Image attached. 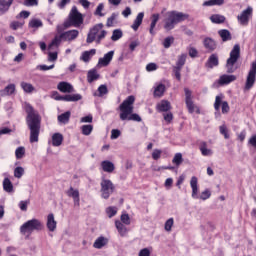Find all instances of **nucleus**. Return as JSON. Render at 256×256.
Listing matches in <instances>:
<instances>
[{
	"label": "nucleus",
	"mask_w": 256,
	"mask_h": 256,
	"mask_svg": "<svg viewBox=\"0 0 256 256\" xmlns=\"http://www.w3.org/2000/svg\"><path fill=\"white\" fill-rule=\"evenodd\" d=\"M103 27V23H99L90 28L86 42L93 43V41H96L98 44L101 43L103 38L107 36V32L103 29Z\"/></svg>",
	"instance_id": "20e7f679"
},
{
	"label": "nucleus",
	"mask_w": 256,
	"mask_h": 256,
	"mask_svg": "<svg viewBox=\"0 0 256 256\" xmlns=\"http://www.w3.org/2000/svg\"><path fill=\"white\" fill-rule=\"evenodd\" d=\"M121 37H123V31L121 29H115L113 32H112V36H111V39L113 41H119V39H121Z\"/></svg>",
	"instance_id": "a18cd8bd"
},
{
	"label": "nucleus",
	"mask_w": 256,
	"mask_h": 256,
	"mask_svg": "<svg viewBox=\"0 0 256 256\" xmlns=\"http://www.w3.org/2000/svg\"><path fill=\"white\" fill-rule=\"evenodd\" d=\"M138 256H151V251L149 250V248L141 249Z\"/></svg>",
	"instance_id": "774afa93"
},
{
	"label": "nucleus",
	"mask_w": 256,
	"mask_h": 256,
	"mask_svg": "<svg viewBox=\"0 0 256 256\" xmlns=\"http://www.w3.org/2000/svg\"><path fill=\"white\" fill-rule=\"evenodd\" d=\"M101 195L103 199H109L111 197L113 191H115V185L109 179H102L101 181Z\"/></svg>",
	"instance_id": "9d476101"
},
{
	"label": "nucleus",
	"mask_w": 256,
	"mask_h": 256,
	"mask_svg": "<svg viewBox=\"0 0 256 256\" xmlns=\"http://www.w3.org/2000/svg\"><path fill=\"white\" fill-rule=\"evenodd\" d=\"M218 65H219V56H217V54L210 55V57L206 62V67L208 69H213V67H217Z\"/></svg>",
	"instance_id": "a211bd4d"
},
{
	"label": "nucleus",
	"mask_w": 256,
	"mask_h": 256,
	"mask_svg": "<svg viewBox=\"0 0 256 256\" xmlns=\"http://www.w3.org/2000/svg\"><path fill=\"white\" fill-rule=\"evenodd\" d=\"M36 69H39V71H50V69H55V64H52L50 66H47L45 64L38 65Z\"/></svg>",
	"instance_id": "052dcab7"
},
{
	"label": "nucleus",
	"mask_w": 256,
	"mask_h": 256,
	"mask_svg": "<svg viewBox=\"0 0 256 256\" xmlns=\"http://www.w3.org/2000/svg\"><path fill=\"white\" fill-rule=\"evenodd\" d=\"M16 159H23L25 157V147L20 146L15 151Z\"/></svg>",
	"instance_id": "3c124183"
},
{
	"label": "nucleus",
	"mask_w": 256,
	"mask_h": 256,
	"mask_svg": "<svg viewBox=\"0 0 256 256\" xmlns=\"http://www.w3.org/2000/svg\"><path fill=\"white\" fill-rule=\"evenodd\" d=\"M57 89L61 91V93H73V85L69 84V82H60L57 85Z\"/></svg>",
	"instance_id": "dca6fc26"
},
{
	"label": "nucleus",
	"mask_w": 256,
	"mask_h": 256,
	"mask_svg": "<svg viewBox=\"0 0 256 256\" xmlns=\"http://www.w3.org/2000/svg\"><path fill=\"white\" fill-rule=\"evenodd\" d=\"M218 34L220 35L222 41H231V32H229V30H219Z\"/></svg>",
	"instance_id": "79ce46f5"
},
{
	"label": "nucleus",
	"mask_w": 256,
	"mask_h": 256,
	"mask_svg": "<svg viewBox=\"0 0 256 256\" xmlns=\"http://www.w3.org/2000/svg\"><path fill=\"white\" fill-rule=\"evenodd\" d=\"M69 119H71V112L70 111H67V112L58 116L59 123H62L63 125H67V123H69Z\"/></svg>",
	"instance_id": "f704fd0d"
},
{
	"label": "nucleus",
	"mask_w": 256,
	"mask_h": 256,
	"mask_svg": "<svg viewBox=\"0 0 256 256\" xmlns=\"http://www.w3.org/2000/svg\"><path fill=\"white\" fill-rule=\"evenodd\" d=\"M237 80V76L235 75H222L220 76V79L218 83L220 85H229V83H233V81Z\"/></svg>",
	"instance_id": "412c9836"
},
{
	"label": "nucleus",
	"mask_w": 256,
	"mask_h": 256,
	"mask_svg": "<svg viewBox=\"0 0 256 256\" xmlns=\"http://www.w3.org/2000/svg\"><path fill=\"white\" fill-rule=\"evenodd\" d=\"M82 99L83 96H81V94H67L65 96H62V101L67 102L81 101Z\"/></svg>",
	"instance_id": "c85d7f7f"
},
{
	"label": "nucleus",
	"mask_w": 256,
	"mask_h": 256,
	"mask_svg": "<svg viewBox=\"0 0 256 256\" xmlns=\"http://www.w3.org/2000/svg\"><path fill=\"white\" fill-rule=\"evenodd\" d=\"M189 19V14L177 11H169L166 13L163 20L165 31H173L175 25L178 23H183V21Z\"/></svg>",
	"instance_id": "7ed1b4c3"
},
{
	"label": "nucleus",
	"mask_w": 256,
	"mask_h": 256,
	"mask_svg": "<svg viewBox=\"0 0 256 256\" xmlns=\"http://www.w3.org/2000/svg\"><path fill=\"white\" fill-rule=\"evenodd\" d=\"M210 21H212V23L220 25L221 23H225V16L221 14H214L210 16Z\"/></svg>",
	"instance_id": "c9c22d12"
},
{
	"label": "nucleus",
	"mask_w": 256,
	"mask_h": 256,
	"mask_svg": "<svg viewBox=\"0 0 256 256\" xmlns=\"http://www.w3.org/2000/svg\"><path fill=\"white\" fill-rule=\"evenodd\" d=\"M161 153H162L161 150L155 149L152 153V159H154V161H157L158 159H161Z\"/></svg>",
	"instance_id": "0e129e2a"
},
{
	"label": "nucleus",
	"mask_w": 256,
	"mask_h": 256,
	"mask_svg": "<svg viewBox=\"0 0 256 256\" xmlns=\"http://www.w3.org/2000/svg\"><path fill=\"white\" fill-rule=\"evenodd\" d=\"M204 47L209 51H215V49H217V43H215V40H213V38H205Z\"/></svg>",
	"instance_id": "2f4dec72"
},
{
	"label": "nucleus",
	"mask_w": 256,
	"mask_h": 256,
	"mask_svg": "<svg viewBox=\"0 0 256 256\" xmlns=\"http://www.w3.org/2000/svg\"><path fill=\"white\" fill-rule=\"evenodd\" d=\"M3 189L4 191H6V193H13V183H11V180H9V178L4 179Z\"/></svg>",
	"instance_id": "ea45409f"
},
{
	"label": "nucleus",
	"mask_w": 256,
	"mask_h": 256,
	"mask_svg": "<svg viewBox=\"0 0 256 256\" xmlns=\"http://www.w3.org/2000/svg\"><path fill=\"white\" fill-rule=\"evenodd\" d=\"M109 243V239L105 238L104 236H99L93 243L94 249H103L105 245Z\"/></svg>",
	"instance_id": "aec40b11"
},
{
	"label": "nucleus",
	"mask_w": 256,
	"mask_h": 256,
	"mask_svg": "<svg viewBox=\"0 0 256 256\" xmlns=\"http://www.w3.org/2000/svg\"><path fill=\"white\" fill-rule=\"evenodd\" d=\"M172 163L174 165H177V167H179V165H181V163H183V154L181 153H176L174 155V158L172 159Z\"/></svg>",
	"instance_id": "49530a36"
},
{
	"label": "nucleus",
	"mask_w": 256,
	"mask_h": 256,
	"mask_svg": "<svg viewBox=\"0 0 256 256\" xmlns=\"http://www.w3.org/2000/svg\"><path fill=\"white\" fill-rule=\"evenodd\" d=\"M25 175V169L21 166H18L14 169V177L16 179H21Z\"/></svg>",
	"instance_id": "c03bdc74"
},
{
	"label": "nucleus",
	"mask_w": 256,
	"mask_h": 256,
	"mask_svg": "<svg viewBox=\"0 0 256 256\" xmlns=\"http://www.w3.org/2000/svg\"><path fill=\"white\" fill-rule=\"evenodd\" d=\"M221 105H223V96H216L214 103L215 111H219V109H221Z\"/></svg>",
	"instance_id": "603ef678"
},
{
	"label": "nucleus",
	"mask_w": 256,
	"mask_h": 256,
	"mask_svg": "<svg viewBox=\"0 0 256 256\" xmlns=\"http://www.w3.org/2000/svg\"><path fill=\"white\" fill-rule=\"evenodd\" d=\"M220 134L224 136V139H229V130L227 129V126L222 125L219 127Z\"/></svg>",
	"instance_id": "4d7b16f0"
},
{
	"label": "nucleus",
	"mask_w": 256,
	"mask_h": 256,
	"mask_svg": "<svg viewBox=\"0 0 256 256\" xmlns=\"http://www.w3.org/2000/svg\"><path fill=\"white\" fill-rule=\"evenodd\" d=\"M24 23L19 21H14L10 24L11 29L14 31H17V29H21L23 27Z\"/></svg>",
	"instance_id": "e2e57ef3"
},
{
	"label": "nucleus",
	"mask_w": 256,
	"mask_h": 256,
	"mask_svg": "<svg viewBox=\"0 0 256 256\" xmlns=\"http://www.w3.org/2000/svg\"><path fill=\"white\" fill-rule=\"evenodd\" d=\"M81 129H82V135L88 136L90 133H93V125L91 124L83 125Z\"/></svg>",
	"instance_id": "8fccbe9b"
},
{
	"label": "nucleus",
	"mask_w": 256,
	"mask_h": 256,
	"mask_svg": "<svg viewBox=\"0 0 256 256\" xmlns=\"http://www.w3.org/2000/svg\"><path fill=\"white\" fill-rule=\"evenodd\" d=\"M190 187L192 189V198L201 199L202 201H207L211 197V190L206 189L201 192L199 196V186L197 177L193 176L190 180Z\"/></svg>",
	"instance_id": "0eeeda50"
},
{
	"label": "nucleus",
	"mask_w": 256,
	"mask_h": 256,
	"mask_svg": "<svg viewBox=\"0 0 256 256\" xmlns=\"http://www.w3.org/2000/svg\"><path fill=\"white\" fill-rule=\"evenodd\" d=\"M135 103V96H128L119 106L121 121H136L141 123V116L133 113V104Z\"/></svg>",
	"instance_id": "f03ea898"
},
{
	"label": "nucleus",
	"mask_w": 256,
	"mask_h": 256,
	"mask_svg": "<svg viewBox=\"0 0 256 256\" xmlns=\"http://www.w3.org/2000/svg\"><path fill=\"white\" fill-rule=\"evenodd\" d=\"M81 25H83V14L77 10V6H73L63 27L64 29H69V27H81Z\"/></svg>",
	"instance_id": "39448f33"
},
{
	"label": "nucleus",
	"mask_w": 256,
	"mask_h": 256,
	"mask_svg": "<svg viewBox=\"0 0 256 256\" xmlns=\"http://www.w3.org/2000/svg\"><path fill=\"white\" fill-rule=\"evenodd\" d=\"M117 17H119V13L114 12L111 14V16L107 19L106 27H113V23L117 20Z\"/></svg>",
	"instance_id": "37998d69"
},
{
	"label": "nucleus",
	"mask_w": 256,
	"mask_h": 256,
	"mask_svg": "<svg viewBox=\"0 0 256 256\" xmlns=\"http://www.w3.org/2000/svg\"><path fill=\"white\" fill-rule=\"evenodd\" d=\"M25 7H36L39 5V0H24Z\"/></svg>",
	"instance_id": "13d9d810"
},
{
	"label": "nucleus",
	"mask_w": 256,
	"mask_h": 256,
	"mask_svg": "<svg viewBox=\"0 0 256 256\" xmlns=\"http://www.w3.org/2000/svg\"><path fill=\"white\" fill-rule=\"evenodd\" d=\"M66 195H67L68 197H71V198L73 199V202H74V206H75V207H79L81 198L79 197V190H78V189H75V188H73V187H70V188L66 191Z\"/></svg>",
	"instance_id": "4468645a"
},
{
	"label": "nucleus",
	"mask_w": 256,
	"mask_h": 256,
	"mask_svg": "<svg viewBox=\"0 0 256 256\" xmlns=\"http://www.w3.org/2000/svg\"><path fill=\"white\" fill-rule=\"evenodd\" d=\"M15 93V84H9L5 89L0 90V97H7V95H13Z\"/></svg>",
	"instance_id": "c756f323"
},
{
	"label": "nucleus",
	"mask_w": 256,
	"mask_h": 256,
	"mask_svg": "<svg viewBox=\"0 0 256 256\" xmlns=\"http://www.w3.org/2000/svg\"><path fill=\"white\" fill-rule=\"evenodd\" d=\"M255 77H256V61L252 63V68L248 73L246 84H245V90L249 91L253 85H255Z\"/></svg>",
	"instance_id": "f8f14e48"
},
{
	"label": "nucleus",
	"mask_w": 256,
	"mask_h": 256,
	"mask_svg": "<svg viewBox=\"0 0 256 256\" xmlns=\"http://www.w3.org/2000/svg\"><path fill=\"white\" fill-rule=\"evenodd\" d=\"M175 42V38L173 36L166 37L163 41V47L164 49H169L171 45Z\"/></svg>",
	"instance_id": "de8ad7c7"
},
{
	"label": "nucleus",
	"mask_w": 256,
	"mask_h": 256,
	"mask_svg": "<svg viewBox=\"0 0 256 256\" xmlns=\"http://www.w3.org/2000/svg\"><path fill=\"white\" fill-rule=\"evenodd\" d=\"M187 62V53H182L178 56V60L176 62V67L183 69V66Z\"/></svg>",
	"instance_id": "58836bf2"
},
{
	"label": "nucleus",
	"mask_w": 256,
	"mask_h": 256,
	"mask_svg": "<svg viewBox=\"0 0 256 256\" xmlns=\"http://www.w3.org/2000/svg\"><path fill=\"white\" fill-rule=\"evenodd\" d=\"M145 17V13L143 12H140L138 13L136 19L134 20L131 28L134 30V31H137V29H139V27H141V23H143V18Z\"/></svg>",
	"instance_id": "cd10ccee"
},
{
	"label": "nucleus",
	"mask_w": 256,
	"mask_h": 256,
	"mask_svg": "<svg viewBox=\"0 0 256 256\" xmlns=\"http://www.w3.org/2000/svg\"><path fill=\"white\" fill-rule=\"evenodd\" d=\"M240 57H241V46H239V44H235L233 49L230 52V57L227 59V62H226L227 73H235V71H237V67L235 66V63L239 61Z\"/></svg>",
	"instance_id": "423d86ee"
},
{
	"label": "nucleus",
	"mask_w": 256,
	"mask_h": 256,
	"mask_svg": "<svg viewBox=\"0 0 256 256\" xmlns=\"http://www.w3.org/2000/svg\"><path fill=\"white\" fill-rule=\"evenodd\" d=\"M62 37L64 41H73L74 39H77V37H79V31L70 30V31L64 32L62 33Z\"/></svg>",
	"instance_id": "f3484780"
},
{
	"label": "nucleus",
	"mask_w": 256,
	"mask_h": 256,
	"mask_svg": "<svg viewBox=\"0 0 256 256\" xmlns=\"http://www.w3.org/2000/svg\"><path fill=\"white\" fill-rule=\"evenodd\" d=\"M25 111L27 113L26 123L30 129V143H37L41 132V116L31 104L25 105Z\"/></svg>",
	"instance_id": "f257e3e1"
},
{
	"label": "nucleus",
	"mask_w": 256,
	"mask_h": 256,
	"mask_svg": "<svg viewBox=\"0 0 256 256\" xmlns=\"http://www.w3.org/2000/svg\"><path fill=\"white\" fill-rule=\"evenodd\" d=\"M119 137H121V130H119V129H112L111 130L110 139H112V140L119 139Z\"/></svg>",
	"instance_id": "bf43d9fd"
},
{
	"label": "nucleus",
	"mask_w": 256,
	"mask_h": 256,
	"mask_svg": "<svg viewBox=\"0 0 256 256\" xmlns=\"http://www.w3.org/2000/svg\"><path fill=\"white\" fill-rule=\"evenodd\" d=\"M153 95L156 99L161 98L163 95H165V86L164 84H156L154 86V92Z\"/></svg>",
	"instance_id": "4be33fe9"
},
{
	"label": "nucleus",
	"mask_w": 256,
	"mask_h": 256,
	"mask_svg": "<svg viewBox=\"0 0 256 256\" xmlns=\"http://www.w3.org/2000/svg\"><path fill=\"white\" fill-rule=\"evenodd\" d=\"M115 55V51L111 50L104 55V57L99 58L97 67H107L111 61H113V56Z\"/></svg>",
	"instance_id": "ddd939ff"
},
{
	"label": "nucleus",
	"mask_w": 256,
	"mask_h": 256,
	"mask_svg": "<svg viewBox=\"0 0 256 256\" xmlns=\"http://www.w3.org/2000/svg\"><path fill=\"white\" fill-rule=\"evenodd\" d=\"M61 41H63L62 34L59 36H55V38L52 40V42L48 46V49L51 51L53 50V47H59V45H61Z\"/></svg>",
	"instance_id": "4c0bfd02"
},
{
	"label": "nucleus",
	"mask_w": 256,
	"mask_h": 256,
	"mask_svg": "<svg viewBox=\"0 0 256 256\" xmlns=\"http://www.w3.org/2000/svg\"><path fill=\"white\" fill-rule=\"evenodd\" d=\"M103 9H105V4L99 3L94 12V15H96L98 17H105V14L103 13Z\"/></svg>",
	"instance_id": "09e8293b"
},
{
	"label": "nucleus",
	"mask_w": 256,
	"mask_h": 256,
	"mask_svg": "<svg viewBox=\"0 0 256 256\" xmlns=\"http://www.w3.org/2000/svg\"><path fill=\"white\" fill-rule=\"evenodd\" d=\"M156 108L161 113H167V111L171 110V103L167 100H162L157 104Z\"/></svg>",
	"instance_id": "6ab92c4d"
},
{
	"label": "nucleus",
	"mask_w": 256,
	"mask_h": 256,
	"mask_svg": "<svg viewBox=\"0 0 256 256\" xmlns=\"http://www.w3.org/2000/svg\"><path fill=\"white\" fill-rule=\"evenodd\" d=\"M46 227L51 233L57 230V220H55V215L53 213L47 215Z\"/></svg>",
	"instance_id": "2eb2a0df"
},
{
	"label": "nucleus",
	"mask_w": 256,
	"mask_h": 256,
	"mask_svg": "<svg viewBox=\"0 0 256 256\" xmlns=\"http://www.w3.org/2000/svg\"><path fill=\"white\" fill-rule=\"evenodd\" d=\"M199 149H200V153H201V155H203V157H211V155H213V150H211L207 146V142H202L199 146Z\"/></svg>",
	"instance_id": "5701e85b"
},
{
	"label": "nucleus",
	"mask_w": 256,
	"mask_h": 256,
	"mask_svg": "<svg viewBox=\"0 0 256 256\" xmlns=\"http://www.w3.org/2000/svg\"><path fill=\"white\" fill-rule=\"evenodd\" d=\"M174 223H175V220L173 218H169L164 224L165 231L171 232V229L173 228Z\"/></svg>",
	"instance_id": "5fc2aeb1"
},
{
	"label": "nucleus",
	"mask_w": 256,
	"mask_h": 256,
	"mask_svg": "<svg viewBox=\"0 0 256 256\" xmlns=\"http://www.w3.org/2000/svg\"><path fill=\"white\" fill-rule=\"evenodd\" d=\"M184 93L188 113H197V115H199L201 113V110L199 109V106L195 105V102H193V93L191 92V90H189V88H184Z\"/></svg>",
	"instance_id": "1a4fd4ad"
},
{
	"label": "nucleus",
	"mask_w": 256,
	"mask_h": 256,
	"mask_svg": "<svg viewBox=\"0 0 256 256\" xmlns=\"http://www.w3.org/2000/svg\"><path fill=\"white\" fill-rule=\"evenodd\" d=\"M21 89L24 91V93H35L36 89L35 86H33V84L29 83V82H21L20 83Z\"/></svg>",
	"instance_id": "7c9ffc66"
},
{
	"label": "nucleus",
	"mask_w": 256,
	"mask_h": 256,
	"mask_svg": "<svg viewBox=\"0 0 256 256\" xmlns=\"http://www.w3.org/2000/svg\"><path fill=\"white\" fill-rule=\"evenodd\" d=\"M106 213L108 217L111 219V217H115L117 215V207L110 206L106 209Z\"/></svg>",
	"instance_id": "6e6d98bb"
},
{
	"label": "nucleus",
	"mask_w": 256,
	"mask_h": 256,
	"mask_svg": "<svg viewBox=\"0 0 256 256\" xmlns=\"http://www.w3.org/2000/svg\"><path fill=\"white\" fill-rule=\"evenodd\" d=\"M101 167L105 173H113L115 171V164L109 160L102 161Z\"/></svg>",
	"instance_id": "393cba45"
},
{
	"label": "nucleus",
	"mask_w": 256,
	"mask_h": 256,
	"mask_svg": "<svg viewBox=\"0 0 256 256\" xmlns=\"http://www.w3.org/2000/svg\"><path fill=\"white\" fill-rule=\"evenodd\" d=\"M97 53L96 49H91L89 51H84L80 57L81 61L84 63H89L91 61V57H93Z\"/></svg>",
	"instance_id": "b1692460"
},
{
	"label": "nucleus",
	"mask_w": 256,
	"mask_h": 256,
	"mask_svg": "<svg viewBox=\"0 0 256 256\" xmlns=\"http://www.w3.org/2000/svg\"><path fill=\"white\" fill-rule=\"evenodd\" d=\"M57 57H58L57 52H49L48 53V61H50L51 63L55 62Z\"/></svg>",
	"instance_id": "338daca9"
},
{
	"label": "nucleus",
	"mask_w": 256,
	"mask_h": 256,
	"mask_svg": "<svg viewBox=\"0 0 256 256\" xmlns=\"http://www.w3.org/2000/svg\"><path fill=\"white\" fill-rule=\"evenodd\" d=\"M158 21H159V14H153L152 21L150 24V35H155L154 29H155Z\"/></svg>",
	"instance_id": "a19ab883"
},
{
	"label": "nucleus",
	"mask_w": 256,
	"mask_h": 256,
	"mask_svg": "<svg viewBox=\"0 0 256 256\" xmlns=\"http://www.w3.org/2000/svg\"><path fill=\"white\" fill-rule=\"evenodd\" d=\"M115 227H116L119 235H121V237H125L127 235V227H125V225L122 224L121 221L116 220L115 221Z\"/></svg>",
	"instance_id": "473e14b6"
},
{
	"label": "nucleus",
	"mask_w": 256,
	"mask_h": 256,
	"mask_svg": "<svg viewBox=\"0 0 256 256\" xmlns=\"http://www.w3.org/2000/svg\"><path fill=\"white\" fill-rule=\"evenodd\" d=\"M43 229V223L39 221V219H31L25 222L20 227V232L23 235H26V233H33V231H41Z\"/></svg>",
	"instance_id": "6e6552de"
},
{
	"label": "nucleus",
	"mask_w": 256,
	"mask_h": 256,
	"mask_svg": "<svg viewBox=\"0 0 256 256\" xmlns=\"http://www.w3.org/2000/svg\"><path fill=\"white\" fill-rule=\"evenodd\" d=\"M52 145L53 147H61L63 145V134L54 133L52 135Z\"/></svg>",
	"instance_id": "a878e982"
},
{
	"label": "nucleus",
	"mask_w": 256,
	"mask_h": 256,
	"mask_svg": "<svg viewBox=\"0 0 256 256\" xmlns=\"http://www.w3.org/2000/svg\"><path fill=\"white\" fill-rule=\"evenodd\" d=\"M251 17H253V8L249 6L237 16L238 23L243 26L249 25V19H251Z\"/></svg>",
	"instance_id": "9b49d317"
},
{
	"label": "nucleus",
	"mask_w": 256,
	"mask_h": 256,
	"mask_svg": "<svg viewBox=\"0 0 256 256\" xmlns=\"http://www.w3.org/2000/svg\"><path fill=\"white\" fill-rule=\"evenodd\" d=\"M11 5H13V0H0V13H7Z\"/></svg>",
	"instance_id": "bb28decb"
},
{
	"label": "nucleus",
	"mask_w": 256,
	"mask_h": 256,
	"mask_svg": "<svg viewBox=\"0 0 256 256\" xmlns=\"http://www.w3.org/2000/svg\"><path fill=\"white\" fill-rule=\"evenodd\" d=\"M97 79H99V73H97V70H89L87 74L88 83H93V81H97Z\"/></svg>",
	"instance_id": "72a5a7b5"
},
{
	"label": "nucleus",
	"mask_w": 256,
	"mask_h": 256,
	"mask_svg": "<svg viewBox=\"0 0 256 256\" xmlns=\"http://www.w3.org/2000/svg\"><path fill=\"white\" fill-rule=\"evenodd\" d=\"M28 26L31 29H39V27H43V21H41V19L33 18L29 21Z\"/></svg>",
	"instance_id": "e433bc0d"
},
{
	"label": "nucleus",
	"mask_w": 256,
	"mask_h": 256,
	"mask_svg": "<svg viewBox=\"0 0 256 256\" xmlns=\"http://www.w3.org/2000/svg\"><path fill=\"white\" fill-rule=\"evenodd\" d=\"M181 69L182 68H179L178 66H175L173 69L174 75L178 81H181Z\"/></svg>",
	"instance_id": "69168bd1"
},
{
	"label": "nucleus",
	"mask_w": 256,
	"mask_h": 256,
	"mask_svg": "<svg viewBox=\"0 0 256 256\" xmlns=\"http://www.w3.org/2000/svg\"><path fill=\"white\" fill-rule=\"evenodd\" d=\"M98 97H103V95H107L109 93V90L107 89V85L102 84L98 87Z\"/></svg>",
	"instance_id": "864d4df0"
},
{
	"label": "nucleus",
	"mask_w": 256,
	"mask_h": 256,
	"mask_svg": "<svg viewBox=\"0 0 256 256\" xmlns=\"http://www.w3.org/2000/svg\"><path fill=\"white\" fill-rule=\"evenodd\" d=\"M120 219L124 225H131V218L129 217V214H122Z\"/></svg>",
	"instance_id": "680f3d73"
}]
</instances>
